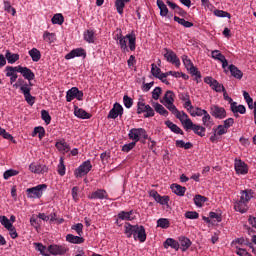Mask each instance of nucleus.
Returning a JSON list of instances; mask_svg holds the SVG:
<instances>
[{
    "label": "nucleus",
    "instance_id": "nucleus-1",
    "mask_svg": "<svg viewBox=\"0 0 256 256\" xmlns=\"http://www.w3.org/2000/svg\"><path fill=\"white\" fill-rule=\"evenodd\" d=\"M115 39L116 41H118L117 43L120 46V49L123 51V53L129 51V49L130 51H135V49H137V37L133 32L127 34L126 36H123V34H116Z\"/></svg>",
    "mask_w": 256,
    "mask_h": 256
},
{
    "label": "nucleus",
    "instance_id": "nucleus-2",
    "mask_svg": "<svg viewBox=\"0 0 256 256\" xmlns=\"http://www.w3.org/2000/svg\"><path fill=\"white\" fill-rule=\"evenodd\" d=\"M47 191V184H39L26 190L28 199H41L43 193Z\"/></svg>",
    "mask_w": 256,
    "mask_h": 256
},
{
    "label": "nucleus",
    "instance_id": "nucleus-17",
    "mask_svg": "<svg viewBox=\"0 0 256 256\" xmlns=\"http://www.w3.org/2000/svg\"><path fill=\"white\" fill-rule=\"evenodd\" d=\"M75 57H83V59H85V57H87V52L83 48H76L66 54L65 59H75Z\"/></svg>",
    "mask_w": 256,
    "mask_h": 256
},
{
    "label": "nucleus",
    "instance_id": "nucleus-39",
    "mask_svg": "<svg viewBox=\"0 0 256 256\" xmlns=\"http://www.w3.org/2000/svg\"><path fill=\"white\" fill-rule=\"evenodd\" d=\"M192 131L199 137H205V131H207V129L199 124H194Z\"/></svg>",
    "mask_w": 256,
    "mask_h": 256
},
{
    "label": "nucleus",
    "instance_id": "nucleus-18",
    "mask_svg": "<svg viewBox=\"0 0 256 256\" xmlns=\"http://www.w3.org/2000/svg\"><path fill=\"white\" fill-rule=\"evenodd\" d=\"M18 73H21L22 77L27 81H33L35 79V73L31 71L28 67L18 66Z\"/></svg>",
    "mask_w": 256,
    "mask_h": 256
},
{
    "label": "nucleus",
    "instance_id": "nucleus-16",
    "mask_svg": "<svg viewBox=\"0 0 256 256\" xmlns=\"http://www.w3.org/2000/svg\"><path fill=\"white\" fill-rule=\"evenodd\" d=\"M29 170L31 171V173H35L37 175H39V174L43 175V173H47L49 171V168L47 167V165L31 163L29 165Z\"/></svg>",
    "mask_w": 256,
    "mask_h": 256
},
{
    "label": "nucleus",
    "instance_id": "nucleus-12",
    "mask_svg": "<svg viewBox=\"0 0 256 256\" xmlns=\"http://www.w3.org/2000/svg\"><path fill=\"white\" fill-rule=\"evenodd\" d=\"M6 77H10V84L13 85L17 78L19 77L17 73H19L18 66H6L5 67Z\"/></svg>",
    "mask_w": 256,
    "mask_h": 256
},
{
    "label": "nucleus",
    "instance_id": "nucleus-19",
    "mask_svg": "<svg viewBox=\"0 0 256 256\" xmlns=\"http://www.w3.org/2000/svg\"><path fill=\"white\" fill-rule=\"evenodd\" d=\"M133 238L135 239V241H137L138 239L140 243H145V241H147V233L145 232V227L138 225V229L134 233Z\"/></svg>",
    "mask_w": 256,
    "mask_h": 256
},
{
    "label": "nucleus",
    "instance_id": "nucleus-32",
    "mask_svg": "<svg viewBox=\"0 0 256 256\" xmlns=\"http://www.w3.org/2000/svg\"><path fill=\"white\" fill-rule=\"evenodd\" d=\"M6 60L10 65H13L19 61V54L12 53L11 51L7 50L5 54Z\"/></svg>",
    "mask_w": 256,
    "mask_h": 256
},
{
    "label": "nucleus",
    "instance_id": "nucleus-49",
    "mask_svg": "<svg viewBox=\"0 0 256 256\" xmlns=\"http://www.w3.org/2000/svg\"><path fill=\"white\" fill-rule=\"evenodd\" d=\"M84 39L87 41V43H95V31L87 30L84 32Z\"/></svg>",
    "mask_w": 256,
    "mask_h": 256
},
{
    "label": "nucleus",
    "instance_id": "nucleus-11",
    "mask_svg": "<svg viewBox=\"0 0 256 256\" xmlns=\"http://www.w3.org/2000/svg\"><path fill=\"white\" fill-rule=\"evenodd\" d=\"M48 251L51 255H65L69 248L65 245L52 244L48 246Z\"/></svg>",
    "mask_w": 256,
    "mask_h": 256
},
{
    "label": "nucleus",
    "instance_id": "nucleus-36",
    "mask_svg": "<svg viewBox=\"0 0 256 256\" xmlns=\"http://www.w3.org/2000/svg\"><path fill=\"white\" fill-rule=\"evenodd\" d=\"M125 3H131V0H116L115 1V7H116L117 13H119V15H123V11L125 9Z\"/></svg>",
    "mask_w": 256,
    "mask_h": 256
},
{
    "label": "nucleus",
    "instance_id": "nucleus-57",
    "mask_svg": "<svg viewBox=\"0 0 256 256\" xmlns=\"http://www.w3.org/2000/svg\"><path fill=\"white\" fill-rule=\"evenodd\" d=\"M0 223L6 229H10V227H13V223H11L7 216H0Z\"/></svg>",
    "mask_w": 256,
    "mask_h": 256
},
{
    "label": "nucleus",
    "instance_id": "nucleus-14",
    "mask_svg": "<svg viewBox=\"0 0 256 256\" xmlns=\"http://www.w3.org/2000/svg\"><path fill=\"white\" fill-rule=\"evenodd\" d=\"M150 197H153L156 203L160 205H169V196H161L157 190H150Z\"/></svg>",
    "mask_w": 256,
    "mask_h": 256
},
{
    "label": "nucleus",
    "instance_id": "nucleus-35",
    "mask_svg": "<svg viewBox=\"0 0 256 256\" xmlns=\"http://www.w3.org/2000/svg\"><path fill=\"white\" fill-rule=\"evenodd\" d=\"M28 55H30L34 63H37L41 60V51H39V49L37 48H32L31 50H29Z\"/></svg>",
    "mask_w": 256,
    "mask_h": 256
},
{
    "label": "nucleus",
    "instance_id": "nucleus-34",
    "mask_svg": "<svg viewBox=\"0 0 256 256\" xmlns=\"http://www.w3.org/2000/svg\"><path fill=\"white\" fill-rule=\"evenodd\" d=\"M229 71H230L232 77H234L235 79H243V72H241V70H239V68H237V66L231 64L229 66Z\"/></svg>",
    "mask_w": 256,
    "mask_h": 256
},
{
    "label": "nucleus",
    "instance_id": "nucleus-24",
    "mask_svg": "<svg viewBox=\"0 0 256 256\" xmlns=\"http://www.w3.org/2000/svg\"><path fill=\"white\" fill-rule=\"evenodd\" d=\"M66 241L68 243H72L73 245H81V244L85 243V238H83L80 235L76 236L73 234H68L66 236Z\"/></svg>",
    "mask_w": 256,
    "mask_h": 256
},
{
    "label": "nucleus",
    "instance_id": "nucleus-63",
    "mask_svg": "<svg viewBox=\"0 0 256 256\" xmlns=\"http://www.w3.org/2000/svg\"><path fill=\"white\" fill-rule=\"evenodd\" d=\"M15 175H19V171L10 169V170H6L4 172L3 177H4L5 180H7L10 177H15Z\"/></svg>",
    "mask_w": 256,
    "mask_h": 256
},
{
    "label": "nucleus",
    "instance_id": "nucleus-23",
    "mask_svg": "<svg viewBox=\"0 0 256 256\" xmlns=\"http://www.w3.org/2000/svg\"><path fill=\"white\" fill-rule=\"evenodd\" d=\"M249 203L239 200L234 203V209L235 211H238V213H247L249 211Z\"/></svg>",
    "mask_w": 256,
    "mask_h": 256
},
{
    "label": "nucleus",
    "instance_id": "nucleus-6",
    "mask_svg": "<svg viewBox=\"0 0 256 256\" xmlns=\"http://www.w3.org/2000/svg\"><path fill=\"white\" fill-rule=\"evenodd\" d=\"M141 113H146L144 117H155V110H153L149 105L145 104L143 100H140L137 103V114L141 115Z\"/></svg>",
    "mask_w": 256,
    "mask_h": 256
},
{
    "label": "nucleus",
    "instance_id": "nucleus-27",
    "mask_svg": "<svg viewBox=\"0 0 256 256\" xmlns=\"http://www.w3.org/2000/svg\"><path fill=\"white\" fill-rule=\"evenodd\" d=\"M164 249H169V247H171V249H174L176 251L179 250V241L173 239V238H167L163 244Z\"/></svg>",
    "mask_w": 256,
    "mask_h": 256
},
{
    "label": "nucleus",
    "instance_id": "nucleus-41",
    "mask_svg": "<svg viewBox=\"0 0 256 256\" xmlns=\"http://www.w3.org/2000/svg\"><path fill=\"white\" fill-rule=\"evenodd\" d=\"M153 107L156 113H159V115H163V117H167V115H169V112L167 111V109H165V107H163V105L159 103H154Z\"/></svg>",
    "mask_w": 256,
    "mask_h": 256
},
{
    "label": "nucleus",
    "instance_id": "nucleus-58",
    "mask_svg": "<svg viewBox=\"0 0 256 256\" xmlns=\"http://www.w3.org/2000/svg\"><path fill=\"white\" fill-rule=\"evenodd\" d=\"M182 62L184 64V66L186 67L187 71L189 69L195 67V65H193V62L191 61V59H189V56H187V55L182 56Z\"/></svg>",
    "mask_w": 256,
    "mask_h": 256
},
{
    "label": "nucleus",
    "instance_id": "nucleus-53",
    "mask_svg": "<svg viewBox=\"0 0 256 256\" xmlns=\"http://www.w3.org/2000/svg\"><path fill=\"white\" fill-rule=\"evenodd\" d=\"M176 119H179V121L181 123H185V121L189 120V115H187V113H185V111H177V113L175 114Z\"/></svg>",
    "mask_w": 256,
    "mask_h": 256
},
{
    "label": "nucleus",
    "instance_id": "nucleus-64",
    "mask_svg": "<svg viewBox=\"0 0 256 256\" xmlns=\"http://www.w3.org/2000/svg\"><path fill=\"white\" fill-rule=\"evenodd\" d=\"M123 103H124V107H126V109H131L133 107V100L131 99V97H129L127 95H124Z\"/></svg>",
    "mask_w": 256,
    "mask_h": 256
},
{
    "label": "nucleus",
    "instance_id": "nucleus-20",
    "mask_svg": "<svg viewBox=\"0 0 256 256\" xmlns=\"http://www.w3.org/2000/svg\"><path fill=\"white\" fill-rule=\"evenodd\" d=\"M137 229H139V225H132L129 222H126L124 225V233L126 234V237H128V239H131V237H133L135 235V233H137Z\"/></svg>",
    "mask_w": 256,
    "mask_h": 256
},
{
    "label": "nucleus",
    "instance_id": "nucleus-13",
    "mask_svg": "<svg viewBox=\"0 0 256 256\" xmlns=\"http://www.w3.org/2000/svg\"><path fill=\"white\" fill-rule=\"evenodd\" d=\"M234 169L238 175H247L249 173V168L247 164L241 159H236L234 163Z\"/></svg>",
    "mask_w": 256,
    "mask_h": 256
},
{
    "label": "nucleus",
    "instance_id": "nucleus-15",
    "mask_svg": "<svg viewBox=\"0 0 256 256\" xmlns=\"http://www.w3.org/2000/svg\"><path fill=\"white\" fill-rule=\"evenodd\" d=\"M232 245H235L236 247L237 245H241V246L244 245L252 249V253H256V249H255V246L253 245V242H251V240H249L248 238H245V237L237 238L232 242Z\"/></svg>",
    "mask_w": 256,
    "mask_h": 256
},
{
    "label": "nucleus",
    "instance_id": "nucleus-45",
    "mask_svg": "<svg viewBox=\"0 0 256 256\" xmlns=\"http://www.w3.org/2000/svg\"><path fill=\"white\" fill-rule=\"evenodd\" d=\"M207 203V197L201 196L200 194H197L194 197V204L196 207H203V204Z\"/></svg>",
    "mask_w": 256,
    "mask_h": 256
},
{
    "label": "nucleus",
    "instance_id": "nucleus-37",
    "mask_svg": "<svg viewBox=\"0 0 256 256\" xmlns=\"http://www.w3.org/2000/svg\"><path fill=\"white\" fill-rule=\"evenodd\" d=\"M43 40L49 44L55 43V41H57V36L55 35V33L45 31L43 34Z\"/></svg>",
    "mask_w": 256,
    "mask_h": 256
},
{
    "label": "nucleus",
    "instance_id": "nucleus-61",
    "mask_svg": "<svg viewBox=\"0 0 256 256\" xmlns=\"http://www.w3.org/2000/svg\"><path fill=\"white\" fill-rule=\"evenodd\" d=\"M41 118L46 123V125H49V123H51V115H49V112L47 110L41 111Z\"/></svg>",
    "mask_w": 256,
    "mask_h": 256
},
{
    "label": "nucleus",
    "instance_id": "nucleus-46",
    "mask_svg": "<svg viewBox=\"0 0 256 256\" xmlns=\"http://www.w3.org/2000/svg\"><path fill=\"white\" fill-rule=\"evenodd\" d=\"M77 87H72L70 90L66 92V101L67 103H71L73 99H76Z\"/></svg>",
    "mask_w": 256,
    "mask_h": 256
},
{
    "label": "nucleus",
    "instance_id": "nucleus-30",
    "mask_svg": "<svg viewBox=\"0 0 256 256\" xmlns=\"http://www.w3.org/2000/svg\"><path fill=\"white\" fill-rule=\"evenodd\" d=\"M133 210H130V211H120L118 214H117V217L118 219H120V221H133Z\"/></svg>",
    "mask_w": 256,
    "mask_h": 256
},
{
    "label": "nucleus",
    "instance_id": "nucleus-44",
    "mask_svg": "<svg viewBox=\"0 0 256 256\" xmlns=\"http://www.w3.org/2000/svg\"><path fill=\"white\" fill-rule=\"evenodd\" d=\"M163 99H164L166 104L175 103V93L173 91H171V90H168V91H166Z\"/></svg>",
    "mask_w": 256,
    "mask_h": 256
},
{
    "label": "nucleus",
    "instance_id": "nucleus-9",
    "mask_svg": "<svg viewBox=\"0 0 256 256\" xmlns=\"http://www.w3.org/2000/svg\"><path fill=\"white\" fill-rule=\"evenodd\" d=\"M20 91H22L24 95V99L28 105H35V97L31 95V87H29V84H24L20 87Z\"/></svg>",
    "mask_w": 256,
    "mask_h": 256
},
{
    "label": "nucleus",
    "instance_id": "nucleus-56",
    "mask_svg": "<svg viewBox=\"0 0 256 256\" xmlns=\"http://www.w3.org/2000/svg\"><path fill=\"white\" fill-rule=\"evenodd\" d=\"M213 131L214 133H216V135L221 137V135H227L229 130L223 125H218L216 129L215 128L213 129Z\"/></svg>",
    "mask_w": 256,
    "mask_h": 256
},
{
    "label": "nucleus",
    "instance_id": "nucleus-59",
    "mask_svg": "<svg viewBox=\"0 0 256 256\" xmlns=\"http://www.w3.org/2000/svg\"><path fill=\"white\" fill-rule=\"evenodd\" d=\"M72 231H75L77 235L82 237L83 235V223H77L71 226Z\"/></svg>",
    "mask_w": 256,
    "mask_h": 256
},
{
    "label": "nucleus",
    "instance_id": "nucleus-51",
    "mask_svg": "<svg viewBox=\"0 0 256 256\" xmlns=\"http://www.w3.org/2000/svg\"><path fill=\"white\" fill-rule=\"evenodd\" d=\"M35 135H38L40 140L43 139V137H45V128H43V126L35 127L32 133V137H35Z\"/></svg>",
    "mask_w": 256,
    "mask_h": 256
},
{
    "label": "nucleus",
    "instance_id": "nucleus-21",
    "mask_svg": "<svg viewBox=\"0 0 256 256\" xmlns=\"http://www.w3.org/2000/svg\"><path fill=\"white\" fill-rule=\"evenodd\" d=\"M88 199H109V194L107 193L106 190L103 189H98L94 192H92L90 195H88Z\"/></svg>",
    "mask_w": 256,
    "mask_h": 256
},
{
    "label": "nucleus",
    "instance_id": "nucleus-28",
    "mask_svg": "<svg viewBox=\"0 0 256 256\" xmlns=\"http://www.w3.org/2000/svg\"><path fill=\"white\" fill-rule=\"evenodd\" d=\"M165 125H166V127H168V129H170V131H172V133H176V135H184L185 134L183 132V130L181 128H179V126H177V124H174L173 122H171V120L165 121Z\"/></svg>",
    "mask_w": 256,
    "mask_h": 256
},
{
    "label": "nucleus",
    "instance_id": "nucleus-5",
    "mask_svg": "<svg viewBox=\"0 0 256 256\" xmlns=\"http://www.w3.org/2000/svg\"><path fill=\"white\" fill-rule=\"evenodd\" d=\"M163 55L168 63L175 65V67H181V60H179V57H177V54L173 50L164 48Z\"/></svg>",
    "mask_w": 256,
    "mask_h": 256
},
{
    "label": "nucleus",
    "instance_id": "nucleus-25",
    "mask_svg": "<svg viewBox=\"0 0 256 256\" xmlns=\"http://www.w3.org/2000/svg\"><path fill=\"white\" fill-rule=\"evenodd\" d=\"M178 243H179V249H181V251L185 252L187 251V249H189V247H191L192 242L189 238L185 237V236H180L178 238Z\"/></svg>",
    "mask_w": 256,
    "mask_h": 256
},
{
    "label": "nucleus",
    "instance_id": "nucleus-26",
    "mask_svg": "<svg viewBox=\"0 0 256 256\" xmlns=\"http://www.w3.org/2000/svg\"><path fill=\"white\" fill-rule=\"evenodd\" d=\"M74 115L75 117H78V119H91L92 117V115L89 112L79 107L74 108Z\"/></svg>",
    "mask_w": 256,
    "mask_h": 256
},
{
    "label": "nucleus",
    "instance_id": "nucleus-47",
    "mask_svg": "<svg viewBox=\"0 0 256 256\" xmlns=\"http://www.w3.org/2000/svg\"><path fill=\"white\" fill-rule=\"evenodd\" d=\"M207 113V110L201 109L199 107L193 108L192 111H190L191 117H203Z\"/></svg>",
    "mask_w": 256,
    "mask_h": 256
},
{
    "label": "nucleus",
    "instance_id": "nucleus-38",
    "mask_svg": "<svg viewBox=\"0 0 256 256\" xmlns=\"http://www.w3.org/2000/svg\"><path fill=\"white\" fill-rule=\"evenodd\" d=\"M55 147L61 153H69L70 151L69 145H67L66 142H63V141L56 142Z\"/></svg>",
    "mask_w": 256,
    "mask_h": 256
},
{
    "label": "nucleus",
    "instance_id": "nucleus-43",
    "mask_svg": "<svg viewBox=\"0 0 256 256\" xmlns=\"http://www.w3.org/2000/svg\"><path fill=\"white\" fill-rule=\"evenodd\" d=\"M174 21L176 23H179V25H182L183 27H186V29H189L193 27V22H189L183 18H180L179 16H174Z\"/></svg>",
    "mask_w": 256,
    "mask_h": 256
},
{
    "label": "nucleus",
    "instance_id": "nucleus-52",
    "mask_svg": "<svg viewBox=\"0 0 256 256\" xmlns=\"http://www.w3.org/2000/svg\"><path fill=\"white\" fill-rule=\"evenodd\" d=\"M65 171V159L61 157L58 164V174L60 175V177L65 176Z\"/></svg>",
    "mask_w": 256,
    "mask_h": 256
},
{
    "label": "nucleus",
    "instance_id": "nucleus-8",
    "mask_svg": "<svg viewBox=\"0 0 256 256\" xmlns=\"http://www.w3.org/2000/svg\"><path fill=\"white\" fill-rule=\"evenodd\" d=\"M210 114L212 117H215V119H225V117H227L225 108L215 104L210 107Z\"/></svg>",
    "mask_w": 256,
    "mask_h": 256
},
{
    "label": "nucleus",
    "instance_id": "nucleus-33",
    "mask_svg": "<svg viewBox=\"0 0 256 256\" xmlns=\"http://www.w3.org/2000/svg\"><path fill=\"white\" fill-rule=\"evenodd\" d=\"M171 189L175 195H178V197H183L185 195V191H187V188L179 184H172Z\"/></svg>",
    "mask_w": 256,
    "mask_h": 256
},
{
    "label": "nucleus",
    "instance_id": "nucleus-29",
    "mask_svg": "<svg viewBox=\"0 0 256 256\" xmlns=\"http://www.w3.org/2000/svg\"><path fill=\"white\" fill-rule=\"evenodd\" d=\"M255 192L251 189L242 190L240 192V200L249 203Z\"/></svg>",
    "mask_w": 256,
    "mask_h": 256
},
{
    "label": "nucleus",
    "instance_id": "nucleus-4",
    "mask_svg": "<svg viewBox=\"0 0 256 256\" xmlns=\"http://www.w3.org/2000/svg\"><path fill=\"white\" fill-rule=\"evenodd\" d=\"M93 169V165L90 160L83 162L74 172L75 178L79 179L85 177Z\"/></svg>",
    "mask_w": 256,
    "mask_h": 256
},
{
    "label": "nucleus",
    "instance_id": "nucleus-60",
    "mask_svg": "<svg viewBox=\"0 0 256 256\" xmlns=\"http://www.w3.org/2000/svg\"><path fill=\"white\" fill-rule=\"evenodd\" d=\"M30 224L35 229H38L39 225H41V220H39V217L37 215H32L30 218Z\"/></svg>",
    "mask_w": 256,
    "mask_h": 256
},
{
    "label": "nucleus",
    "instance_id": "nucleus-3",
    "mask_svg": "<svg viewBox=\"0 0 256 256\" xmlns=\"http://www.w3.org/2000/svg\"><path fill=\"white\" fill-rule=\"evenodd\" d=\"M129 139L134 143H139L141 139H149L147 131L144 128H132L128 133Z\"/></svg>",
    "mask_w": 256,
    "mask_h": 256
},
{
    "label": "nucleus",
    "instance_id": "nucleus-62",
    "mask_svg": "<svg viewBox=\"0 0 256 256\" xmlns=\"http://www.w3.org/2000/svg\"><path fill=\"white\" fill-rule=\"evenodd\" d=\"M151 73L153 77H156V79H159L161 77V69L157 67V65L152 64Z\"/></svg>",
    "mask_w": 256,
    "mask_h": 256
},
{
    "label": "nucleus",
    "instance_id": "nucleus-40",
    "mask_svg": "<svg viewBox=\"0 0 256 256\" xmlns=\"http://www.w3.org/2000/svg\"><path fill=\"white\" fill-rule=\"evenodd\" d=\"M202 122L204 127H208V129H211V127H213V118H211L209 112H206L205 115L202 117Z\"/></svg>",
    "mask_w": 256,
    "mask_h": 256
},
{
    "label": "nucleus",
    "instance_id": "nucleus-31",
    "mask_svg": "<svg viewBox=\"0 0 256 256\" xmlns=\"http://www.w3.org/2000/svg\"><path fill=\"white\" fill-rule=\"evenodd\" d=\"M156 4H157V7L160 9V16L167 17V15H169V8H167V5H165V2H163V0H157Z\"/></svg>",
    "mask_w": 256,
    "mask_h": 256
},
{
    "label": "nucleus",
    "instance_id": "nucleus-55",
    "mask_svg": "<svg viewBox=\"0 0 256 256\" xmlns=\"http://www.w3.org/2000/svg\"><path fill=\"white\" fill-rule=\"evenodd\" d=\"M213 14L215 15V17H222V18L226 17L227 19H231V14H229V12L227 11L215 9Z\"/></svg>",
    "mask_w": 256,
    "mask_h": 256
},
{
    "label": "nucleus",
    "instance_id": "nucleus-48",
    "mask_svg": "<svg viewBox=\"0 0 256 256\" xmlns=\"http://www.w3.org/2000/svg\"><path fill=\"white\" fill-rule=\"evenodd\" d=\"M188 71L191 75H193V77H195V82L199 83V81H201V72L197 69V67L192 66V68L188 69Z\"/></svg>",
    "mask_w": 256,
    "mask_h": 256
},
{
    "label": "nucleus",
    "instance_id": "nucleus-10",
    "mask_svg": "<svg viewBox=\"0 0 256 256\" xmlns=\"http://www.w3.org/2000/svg\"><path fill=\"white\" fill-rule=\"evenodd\" d=\"M123 106L119 103H114L113 108L109 111L107 119H117V117H123Z\"/></svg>",
    "mask_w": 256,
    "mask_h": 256
},
{
    "label": "nucleus",
    "instance_id": "nucleus-22",
    "mask_svg": "<svg viewBox=\"0 0 256 256\" xmlns=\"http://www.w3.org/2000/svg\"><path fill=\"white\" fill-rule=\"evenodd\" d=\"M230 110L234 113V117H239V114L237 113H240V115H245V113H247V109L241 104L237 105V102L232 103Z\"/></svg>",
    "mask_w": 256,
    "mask_h": 256
},
{
    "label": "nucleus",
    "instance_id": "nucleus-7",
    "mask_svg": "<svg viewBox=\"0 0 256 256\" xmlns=\"http://www.w3.org/2000/svg\"><path fill=\"white\" fill-rule=\"evenodd\" d=\"M204 83L210 85L211 89L216 91V93H223V91H225V86H223V84L219 83V81L215 80L213 77L208 76L204 78Z\"/></svg>",
    "mask_w": 256,
    "mask_h": 256
},
{
    "label": "nucleus",
    "instance_id": "nucleus-42",
    "mask_svg": "<svg viewBox=\"0 0 256 256\" xmlns=\"http://www.w3.org/2000/svg\"><path fill=\"white\" fill-rule=\"evenodd\" d=\"M51 22L53 25H63L65 23V17H63V14L57 13L52 17Z\"/></svg>",
    "mask_w": 256,
    "mask_h": 256
},
{
    "label": "nucleus",
    "instance_id": "nucleus-54",
    "mask_svg": "<svg viewBox=\"0 0 256 256\" xmlns=\"http://www.w3.org/2000/svg\"><path fill=\"white\" fill-rule=\"evenodd\" d=\"M169 219L167 218H160L157 220V227H161V229H169Z\"/></svg>",
    "mask_w": 256,
    "mask_h": 256
},
{
    "label": "nucleus",
    "instance_id": "nucleus-50",
    "mask_svg": "<svg viewBox=\"0 0 256 256\" xmlns=\"http://www.w3.org/2000/svg\"><path fill=\"white\" fill-rule=\"evenodd\" d=\"M4 11L7 13H11L13 17L17 14V10L13 6H11V2L4 0Z\"/></svg>",
    "mask_w": 256,
    "mask_h": 256
}]
</instances>
